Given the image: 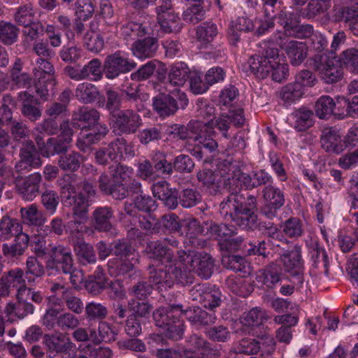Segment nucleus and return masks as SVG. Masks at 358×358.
Here are the masks:
<instances>
[{"mask_svg":"<svg viewBox=\"0 0 358 358\" xmlns=\"http://www.w3.org/2000/svg\"><path fill=\"white\" fill-rule=\"evenodd\" d=\"M22 62L20 59H15L10 72L12 89L29 88L33 83V78L27 72H22Z\"/></svg>","mask_w":358,"mask_h":358,"instance_id":"nucleus-27","label":"nucleus"},{"mask_svg":"<svg viewBox=\"0 0 358 358\" xmlns=\"http://www.w3.org/2000/svg\"><path fill=\"white\" fill-rule=\"evenodd\" d=\"M128 308L131 315H135L136 318H148L152 311L153 306L151 303L144 300L131 299L128 301Z\"/></svg>","mask_w":358,"mask_h":358,"instance_id":"nucleus-64","label":"nucleus"},{"mask_svg":"<svg viewBox=\"0 0 358 358\" xmlns=\"http://www.w3.org/2000/svg\"><path fill=\"white\" fill-rule=\"evenodd\" d=\"M100 118L99 112L92 108L80 107L73 112L71 118V125L76 129H85L86 124H93Z\"/></svg>","mask_w":358,"mask_h":358,"instance_id":"nucleus-25","label":"nucleus"},{"mask_svg":"<svg viewBox=\"0 0 358 358\" xmlns=\"http://www.w3.org/2000/svg\"><path fill=\"white\" fill-rule=\"evenodd\" d=\"M24 272L20 268H12L0 275V298L10 295L12 289H20L26 286Z\"/></svg>","mask_w":358,"mask_h":358,"instance_id":"nucleus-12","label":"nucleus"},{"mask_svg":"<svg viewBox=\"0 0 358 358\" xmlns=\"http://www.w3.org/2000/svg\"><path fill=\"white\" fill-rule=\"evenodd\" d=\"M210 122L203 123L200 131L198 132L194 141L198 142V145L201 146L207 155H210V157H214L218 153V143L214 139L213 136L215 134L213 131H208V125Z\"/></svg>","mask_w":358,"mask_h":358,"instance_id":"nucleus-23","label":"nucleus"},{"mask_svg":"<svg viewBox=\"0 0 358 358\" xmlns=\"http://www.w3.org/2000/svg\"><path fill=\"white\" fill-rule=\"evenodd\" d=\"M17 301L9 303L5 307L4 312L8 317H15L22 320L27 316L34 314V306L23 298V296L18 292L16 294Z\"/></svg>","mask_w":358,"mask_h":358,"instance_id":"nucleus-22","label":"nucleus"},{"mask_svg":"<svg viewBox=\"0 0 358 358\" xmlns=\"http://www.w3.org/2000/svg\"><path fill=\"white\" fill-rule=\"evenodd\" d=\"M320 143L322 148L329 153L339 154L345 148V142L339 131L334 127H327L322 130Z\"/></svg>","mask_w":358,"mask_h":358,"instance_id":"nucleus-18","label":"nucleus"},{"mask_svg":"<svg viewBox=\"0 0 358 358\" xmlns=\"http://www.w3.org/2000/svg\"><path fill=\"white\" fill-rule=\"evenodd\" d=\"M306 243L310 249L313 266L317 268H324V273L327 275L329 262L326 250L319 245L316 240L310 238V242L306 241Z\"/></svg>","mask_w":358,"mask_h":358,"instance_id":"nucleus-33","label":"nucleus"},{"mask_svg":"<svg viewBox=\"0 0 358 358\" xmlns=\"http://www.w3.org/2000/svg\"><path fill=\"white\" fill-rule=\"evenodd\" d=\"M301 252V247L295 244L292 250L280 255L285 270L294 278V282L299 285L303 282L304 262Z\"/></svg>","mask_w":358,"mask_h":358,"instance_id":"nucleus-7","label":"nucleus"},{"mask_svg":"<svg viewBox=\"0 0 358 358\" xmlns=\"http://www.w3.org/2000/svg\"><path fill=\"white\" fill-rule=\"evenodd\" d=\"M136 63L121 55L119 52L106 57L103 69L108 79H115L121 74L127 73L136 67Z\"/></svg>","mask_w":358,"mask_h":358,"instance_id":"nucleus-10","label":"nucleus"},{"mask_svg":"<svg viewBox=\"0 0 358 358\" xmlns=\"http://www.w3.org/2000/svg\"><path fill=\"white\" fill-rule=\"evenodd\" d=\"M181 305L169 307H160L152 312V317L155 325L165 328L178 316V313L183 312Z\"/></svg>","mask_w":358,"mask_h":358,"instance_id":"nucleus-32","label":"nucleus"},{"mask_svg":"<svg viewBox=\"0 0 358 358\" xmlns=\"http://www.w3.org/2000/svg\"><path fill=\"white\" fill-rule=\"evenodd\" d=\"M257 199L247 198L239 191H232L220 204V213L226 220H231L243 229H252L257 224Z\"/></svg>","mask_w":358,"mask_h":358,"instance_id":"nucleus-1","label":"nucleus"},{"mask_svg":"<svg viewBox=\"0 0 358 358\" xmlns=\"http://www.w3.org/2000/svg\"><path fill=\"white\" fill-rule=\"evenodd\" d=\"M85 317L89 322H99L106 318L108 309L104 303L91 301L84 307Z\"/></svg>","mask_w":358,"mask_h":358,"instance_id":"nucleus-47","label":"nucleus"},{"mask_svg":"<svg viewBox=\"0 0 358 358\" xmlns=\"http://www.w3.org/2000/svg\"><path fill=\"white\" fill-rule=\"evenodd\" d=\"M303 94V90L300 85L291 83L281 88L279 96L284 104L289 106L299 100Z\"/></svg>","mask_w":358,"mask_h":358,"instance_id":"nucleus-57","label":"nucleus"},{"mask_svg":"<svg viewBox=\"0 0 358 358\" xmlns=\"http://www.w3.org/2000/svg\"><path fill=\"white\" fill-rule=\"evenodd\" d=\"M143 252L148 258L162 264L171 263L174 259L173 251L159 240L148 242Z\"/></svg>","mask_w":358,"mask_h":358,"instance_id":"nucleus-20","label":"nucleus"},{"mask_svg":"<svg viewBox=\"0 0 358 358\" xmlns=\"http://www.w3.org/2000/svg\"><path fill=\"white\" fill-rule=\"evenodd\" d=\"M257 338H243L234 345L236 350L241 355H255L260 351L262 347L267 348L268 350H274L275 342L271 335L266 331L252 332Z\"/></svg>","mask_w":358,"mask_h":358,"instance_id":"nucleus-5","label":"nucleus"},{"mask_svg":"<svg viewBox=\"0 0 358 358\" xmlns=\"http://www.w3.org/2000/svg\"><path fill=\"white\" fill-rule=\"evenodd\" d=\"M294 118V128L305 131L313 125V113L306 108H300L292 113Z\"/></svg>","mask_w":358,"mask_h":358,"instance_id":"nucleus-63","label":"nucleus"},{"mask_svg":"<svg viewBox=\"0 0 358 358\" xmlns=\"http://www.w3.org/2000/svg\"><path fill=\"white\" fill-rule=\"evenodd\" d=\"M42 165V160L36 152H20L19 160L16 162L14 171L22 174L30 171L32 169H38Z\"/></svg>","mask_w":358,"mask_h":358,"instance_id":"nucleus-34","label":"nucleus"},{"mask_svg":"<svg viewBox=\"0 0 358 358\" xmlns=\"http://www.w3.org/2000/svg\"><path fill=\"white\" fill-rule=\"evenodd\" d=\"M311 60L313 69L325 83L334 84L342 80L343 70L336 57L327 53L316 54Z\"/></svg>","mask_w":358,"mask_h":358,"instance_id":"nucleus-2","label":"nucleus"},{"mask_svg":"<svg viewBox=\"0 0 358 358\" xmlns=\"http://www.w3.org/2000/svg\"><path fill=\"white\" fill-rule=\"evenodd\" d=\"M75 15L77 17L73 21V29L79 36L85 31V25L82 22L90 18L94 12V6L91 0H76L74 3Z\"/></svg>","mask_w":358,"mask_h":358,"instance_id":"nucleus-21","label":"nucleus"},{"mask_svg":"<svg viewBox=\"0 0 358 358\" xmlns=\"http://www.w3.org/2000/svg\"><path fill=\"white\" fill-rule=\"evenodd\" d=\"M186 318L196 325L208 326L213 324L217 320L214 313H208L199 307H192L184 310Z\"/></svg>","mask_w":358,"mask_h":358,"instance_id":"nucleus-37","label":"nucleus"},{"mask_svg":"<svg viewBox=\"0 0 358 358\" xmlns=\"http://www.w3.org/2000/svg\"><path fill=\"white\" fill-rule=\"evenodd\" d=\"M143 124L138 112L131 108L113 113L111 117V129L116 135L134 134Z\"/></svg>","mask_w":358,"mask_h":358,"instance_id":"nucleus-3","label":"nucleus"},{"mask_svg":"<svg viewBox=\"0 0 358 358\" xmlns=\"http://www.w3.org/2000/svg\"><path fill=\"white\" fill-rule=\"evenodd\" d=\"M197 179L203 185L207 187L210 194H216L220 188V176L215 173L212 170L203 169L197 173Z\"/></svg>","mask_w":358,"mask_h":358,"instance_id":"nucleus-51","label":"nucleus"},{"mask_svg":"<svg viewBox=\"0 0 358 358\" xmlns=\"http://www.w3.org/2000/svg\"><path fill=\"white\" fill-rule=\"evenodd\" d=\"M113 255L122 259H127L131 257V260L138 263L140 255L136 249L124 239L115 241L112 244Z\"/></svg>","mask_w":358,"mask_h":358,"instance_id":"nucleus-43","label":"nucleus"},{"mask_svg":"<svg viewBox=\"0 0 358 358\" xmlns=\"http://www.w3.org/2000/svg\"><path fill=\"white\" fill-rule=\"evenodd\" d=\"M152 106L159 116L163 117L173 115L179 108L176 98L166 94H159L154 97Z\"/></svg>","mask_w":358,"mask_h":358,"instance_id":"nucleus-26","label":"nucleus"},{"mask_svg":"<svg viewBox=\"0 0 358 358\" xmlns=\"http://www.w3.org/2000/svg\"><path fill=\"white\" fill-rule=\"evenodd\" d=\"M300 15H301V10L299 12L296 9L289 7V8H284L278 15L274 14L273 17H275L278 23L283 27L285 34L289 36L296 27V24L299 23Z\"/></svg>","mask_w":358,"mask_h":358,"instance_id":"nucleus-30","label":"nucleus"},{"mask_svg":"<svg viewBox=\"0 0 358 358\" xmlns=\"http://www.w3.org/2000/svg\"><path fill=\"white\" fill-rule=\"evenodd\" d=\"M293 66L300 65L307 57V46L296 41H286L281 45Z\"/></svg>","mask_w":358,"mask_h":358,"instance_id":"nucleus-29","label":"nucleus"},{"mask_svg":"<svg viewBox=\"0 0 358 358\" xmlns=\"http://www.w3.org/2000/svg\"><path fill=\"white\" fill-rule=\"evenodd\" d=\"M178 259L184 264L188 263L196 273L203 279L209 278L214 270V261L212 257L206 253H187L184 250L178 251Z\"/></svg>","mask_w":358,"mask_h":358,"instance_id":"nucleus-4","label":"nucleus"},{"mask_svg":"<svg viewBox=\"0 0 358 358\" xmlns=\"http://www.w3.org/2000/svg\"><path fill=\"white\" fill-rule=\"evenodd\" d=\"M74 251L79 259L83 263L94 264L96 261L95 252L92 245L78 241L73 244Z\"/></svg>","mask_w":358,"mask_h":358,"instance_id":"nucleus-61","label":"nucleus"},{"mask_svg":"<svg viewBox=\"0 0 358 358\" xmlns=\"http://www.w3.org/2000/svg\"><path fill=\"white\" fill-rule=\"evenodd\" d=\"M222 264L227 269L243 273L244 275H249L250 273V266L247 261L238 255H232L224 257L222 259Z\"/></svg>","mask_w":358,"mask_h":358,"instance_id":"nucleus-55","label":"nucleus"},{"mask_svg":"<svg viewBox=\"0 0 358 358\" xmlns=\"http://www.w3.org/2000/svg\"><path fill=\"white\" fill-rule=\"evenodd\" d=\"M42 176L38 172L29 174L27 176H15L14 173V180L8 182V185H15L18 193L23 199L27 201L34 200L40 193V187L42 182Z\"/></svg>","mask_w":358,"mask_h":358,"instance_id":"nucleus-9","label":"nucleus"},{"mask_svg":"<svg viewBox=\"0 0 358 358\" xmlns=\"http://www.w3.org/2000/svg\"><path fill=\"white\" fill-rule=\"evenodd\" d=\"M280 228L284 234L290 238L298 239L304 232L302 222L295 217H289L283 222Z\"/></svg>","mask_w":358,"mask_h":358,"instance_id":"nucleus-60","label":"nucleus"},{"mask_svg":"<svg viewBox=\"0 0 358 358\" xmlns=\"http://www.w3.org/2000/svg\"><path fill=\"white\" fill-rule=\"evenodd\" d=\"M83 162V156L76 152H71L60 155L58 159L59 167L66 171L74 172L79 169Z\"/></svg>","mask_w":358,"mask_h":358,"instance_id":"nucleus-53","label":"nucleus"},{"mask_svg":"<svg viewBox=\"0 0 358 358\" xmlns=\"http://www.w3.org/2000/svg\"><path fill=\"white\" fill-rule=\"evenodd\" d=\"M149 282L159 292H164L173 285V281L169 271V266L164 269H153L149 275Z\"/></svg>","mask_w":358,"mask_h":358,"instance_id":"nucleus-38","label":"nucleus"},{"mask_svg":"<svg viewBox=\"0 0 358 358\" xmlns=\"http://www.w3.org/2000/svg\"><path fill=\"white\" fill-rule=\"evenodd\" d=\"M17 99L21 103V113L24 117L31 122H36L41 117L42 112L38 99L27 91L19 92Z\"/></svg>","mask_w":358,"mask_h":358,"instance_id":"nucleus-16","label":"nucleus"},{"mask_svg":"<svg viewBox=\"0 0 358 358\" xmlns=\"http://www.w3.org/2000/svg\"><path fill=\"white\" fill-rule=\"evenodd\" d=\"M24 277L29 283L34 282L36 278L45 274V267L38 258L30 256L26 261V268L24 271Z\"/></svg>","mask_w":358,"mask_h":358,"instance_id":"nucleus-52","label":"nucleus"},{"mask_svg":"<svg viewBox=\"0 0 358 358\" xmlns=\"http://www.w3.org/2000/svg\"><path fill=\"white\" fill-rule=\"evenodd\" d=\"M190 71L184 63L172 66L168 74L169 82L174 86H182L189 77Z\"/></svg>","mask_w":358,"mask_h":358,"instance_id":"nucleus-50","label":"nucleus"},{"mask_svg":"<svg viewBox=\"0 0 358 358\" xmlns=\"http://www.w3.org/2000/svg\"><path fill=\"white\" fill-rule=\"evenodd\" d=\"M266 319L264 310L258 308H254L249 312L243 313L241 317V322L245 326L252 327V332H255V331L261 332L266 331L262 326V323Z\"/></svg>","mask_w":358,"mask_h":358,"instance_id":"nucleus-40","label":"nucleus"},{"mask_svg":"<svg viewBox=\"0 0 358 358\" xmlns=\"http://www.w3.org/2000/svg\"><path fill=\"white\" fill-rule=\"evenodd\" d=\"M22 234V227L20 222L8 215H4L0 220V241H8L13 237L17 238Z\"/></svg>","mask_w":358,"mask_h":358,"instance_id":"nucleus-35","label":"nucleus"},{"mask_svg":"<svg viewBox=\"0 0 358 358\" xmlns=\"http://www.w3.org/2000/svg\"><path fill=\"white\" fill-rule=\"evenodd\" d=\"M204 224L206 236L219 240L220 243L225 242L226 239L237 234V229L232 224L215 222H205Z\"/></svg>","mask_w":358,"mask_h":358,"instance_id":"nucleus-31","label":"nucleus"},{"mask_svg":"<svg viewBox=\"0 0 358 358\" xmlns=\"http://www.w3.org/2000/svg\"><path fill=\"white\" fill-rule=\"evenodd\" d=\"M180 236L194 238L199 235H206V229L196 218L184 220L181 223Z\"/></svg>","mask_w":358,"mask_h":358,"instance_id":"nucleus-54","label":"nucleus"},{"mask_svg":"<svg viewBox=\"0 0 358 358\" xmlns=\"http://www.w3.org/2000/svg\"><path fill=\"white\" fill-rule=\"evenodd\" d=\"M106 147L108 148V151H109V155L110 154V157H113L115 161L121 159L124 153L128 156L134 155L132 146L123 137L116 138L109 143Z\"/></svg>","mask_w":358,"mask_h":358,"instance_id":"nucleus-45","label":"nucleus"},{"mask_svg":"<svg viewBox=\"0 0 358 358\" xmlns=\"http://www.w3.org/2000/svg\"><path fill=\"white\" fill-rule=\"evenodd\" d=\"M262 194L265 204L261 213L268 219H273L276 216L277 211L285 205L284 192L272 183L264 187Z\"/></svg>","mask_w":358,"mask_h":358,"instance_id":"nucleus-8","label":"nucleus"},{"mask_svg":"<svg viewBox=\"0 0 358 358\" xmlns=\"http://www.w3.org/2000/svg\"><path fill=\"white\" fill-rule=\"evenodd\" d=\"M336 103L329 96H322L315 103V114L320 119H329L334 114Z\"/></svg>","mask_w":358,"mask_h":358,"instance_id":"nucleus-62","label":"nucleus"},{"mask_svg":"<svg viewBox=\"0 0 358 358\" xmlns=\"http://www.w3.org/2000/svg\"><path fill=\"white\" fill-rule=\"evenodd\" d=\"M269 62L270 61L263 59V57L259 55L251 56L243 65V70L247 73L253 74L257 78L264 79L268 75Z\"/></svg>","mask_w":358,"mask_h":358,"instance_id":"nucleus-36","label":"nucleus"},{"mask_svg":"<svg viewBox=\"0 0 358 358\" xmlns=\"http://www.w3.org/2000/svg\"><path fill=\"white\" fill-rule=\"evenodd\" d=\"M98 182L101 192L115 200H122L128 196L127 187L121 181H112L105 173L101 174Z\"/></svg>","mask_w":358,"mask_h":358,"instance_id":"nucleus-17","label":"nucleus"},{"mask_svg":"<svg viewBox=\"0 0 358 358\" xmlns=\"http://www.w3.org/2000/svg\"><path fill=\"white\" fill-rule=\"evenodd\" d=\"M210 122L208 127L211 124L217 129L224 138H229L230 137L228 131L231 125L233 124L236 127H242L245 123V117L243 115V110L238 109L237 110H231L228 113H223L220 115L215 122Z\"/></svg>","mask_w":358,"mask_h":358,"instance_id":"nucleus-13","label":"nucleus"},{"mask_svg":"<svg viewBox=\"0 0 358 358\" xmlns=\"http://www.w3.org/2000/svg\"><path fill=\"white\" fill-rule=\"evenodd\" d=\"M185 343L187 348L185 350V353L189 352L193 354L196 352H201V355H217L215 352V350L213 349L211 343L202 336L197 334H194L189 336Z\"/></svg>","mask_w":358,"mask_h":358,"instance_id":"nucleus-39","label":"nucleus"},{"mask_svg":"<svg viewBox=\"0 0 358 358\" xmlns=\"http://www.w3.org/2000/svg\"><path fill=\"white\" fill-rule=\"evenodd\" d=\"M43 344L49 358H55L59 354H67L75 348L70 338L61 332L45 334Z\"/></svg>","mask_w":358,"mask_h":358,"instance_id":"nucleus-11","label":"nucleus"},{"mask_svg":"<svg viewBox=\"0 0 358 358\" xmlns=\"http://www.w3.org/2000/svg\"><path fill=\"white\" fill-rule=\"evenodd\" d=\"M29 237L27 234H22L15 238L11 244L3 243L2 252L6 257L13 258L22 255L28 246Z\"/></svg>","mask_w":358,"mask_h":358,"instance_id":"nucleus-41","label":"nucleus"},{"mask_svg":"<svg viewBox=\"0 0 358 358\" xmlns=\"http://www.w3.org/2000/svg\"><path fill=\"white\" fill-rule=\"evenodd\" d=\"M169 271L173 281L182 285H187L193 283L194 275L189 264H184L178 259V262L169 265Z\"/></svg>","mask_w":358,"mask_h":358,"instance_id":"nucleus-28","label":"nucleus"},{"mask_svg":"<svg viewBox=\"0 0 358 358\" xmlns=\"http://www.w3.org/2000/svg\"><path fill=\"white\" fill-rule=\"evenodd\" d=\"M158 48V39L153 36H148L134 41L131 45V50L135 57L144 60L155 57Z\"/></svg>","mask_w":358,"mask_h":358,"instance_id":"nucleus-19","label":"nucleus"},{"mask_svg":"<svg viewBox=\"0 0 358 358\" xmlns=\"http://www.w3.org/2000/svg\"><path fill=\"white\" fill-rule=\"evenodd\" d=\"M49 258L45 262L48 271L70 272L73 259L71 250L62 244H49Z\"/></svg>","mask_w":358,"mask_h":358,"instance_id":"nucleus-6","label":"nucleus"},{"mask_svg":"<svg viewBox=\"0 0 358 358\" xmlns=\"http://www.w3.org/2000/svg\"><path fill=\"white\" fill-rule=\"evenodd\" d=\"M152 28L148 21L142 22H129L121 27V34L126 37H143L150 34Z\"/></svg>","mask_w":358,"mask_h":358,"instance_id":"nucleus-46","label":"nucleus"},{"mask_svg":"<svg viewBox=\"0 0 358 358\" xmlns=\"http://www.w3.org/2000/svg\"><path fill=\"white\" fill-rule=\"evenodd\" d=\"M152 191L154 196L162 201L169 209L174 210L178 206L179 192L176 188L170 187L166 181L160 180L153 184Z\"/></svg>","mask_w":358,"mask_h":358,"instance_id":"nucleus-14","label":"nucleus"},{"mask_svg":"<svg viewBox=\"0 0 358 358\" xmlns=\"http://www.w3.org/2000/svg\"><path fill=\"white\" fill-rule=\"evenodd\" d=\"M20 214L23 222L29 225L42 226L45 220L43 213L38 210L35 204L21 208Z\"/></svg>","mask_w":358,"mask_h":358,"instance_id":"nucleus-58","label":"nucleus"},{"mask_svg":"<svg viewBox=\"0 0 358 358\" xmlns=\"http://www.w3.org/2000/svg\"><path fill=\"white\" fill-rule=\"evenodd\" d=\"M90 336L95 343L101 342H110L115 340L117 334L115 332L112 324L106 321L101 320L98 324V335L95 329L90 331Z\"/></svg>","mask_w":358,"mask_h":358,"instance_id":"nucleus-48","label":"nucleus"},{"mask_svg":"<svg viewBox=\"0 0 358 358\" xmlns=\"http://www.w3.org/2000/svg\"><path fill=\"white\" fill-rule=\"evenodd\" d=\"M65 206L72 207V214H87L89 199L83 192H78L62 200Z\"/></svg>","mask_w":358,"mask_h":358,"instance_id":"nucleus-42","label":"nucleus"},{"mask_svg":"<svg viewBox=\"0 0 358 358\" xmlns=\"http://www.w3.org/2000/svg\"><path fill=\"white\" fill-rule=\"evenodd\" d=\"M284 275L281 266L275 263H271L259 271L257 279L268 289H273L279 284Z\"/></svg>","mask_w":358,"mask_h":358,"instance_id":"nucleus-24","label":"nucleus"},{"mask_svg":"<svg viewBox=\"0 0 358 358\" xmlns=\"http://www.w3.org/2000/svg\"><path fill=\"white\" fill-rule=\"evenodd\" d=\"M98 87L90 83H82L75 90L76 97L83 103H91L99 96Z\"/></svg>","mask_w":358,"mask_h":358,"instance_id":"nucleus-44","label":"nucleus"},{"mask_svg":"<svg viewBox=\"0 0 358 358\" xmlns=\"http://www.w3.org/2000/svg\"><path fill=\"white\" fill-rule=\"evenodd\" d=\"M83 80L99 81L103 78L102 64L99 59L94 58L81 66Z\"/></svg>","mask_w":358,"mask_h":358,"instance_id":"nucleus-56","label":"nucleus"},{"mask_svg":"<svg viewBox=\"0 0 358 358\" xmlns=\"http://www.w3.org/2000/svg\"><path fill=\"white\" fill-rule=\"evenodd\" d=\"M57 184L59 187L62 201L78 192L77 189L80 185L76 174H64L57 180Z\"/></svg>","mask_w":358,"mask_h":358,"instance_id":"nucleus-49","label":"nucleus"},{"mask_svg":"<svg viewBox=\"0 0 358 358\" xmlns=\"http://www.w3.org/2000/svg\"><path fill=\"white\" fill-rule=\"evenodd\" d=\"M83 55V50L80 45L69 43L64 45L59 52L61 59L69 64L77 63Z\"/></svg>","mask_w":358,"mask_h":358,"instance_id":"nucleus-59","label":"nucleus"},{"mask_svg":"<svg viewBox=\"0 0 358 358\" xmlns=\"http://www.w3.org/2000/svg\"><path fill=\"white\" fill-rule=\"evenodd\" d=\"M114 210L110 206H102L94 208L91 215V224L99 232H108L113 228Z\"/></svg>","mask_w":358,"mask_h":358,"instance_id":"nucleus-15","label":"nucleus"}]
</instances>
